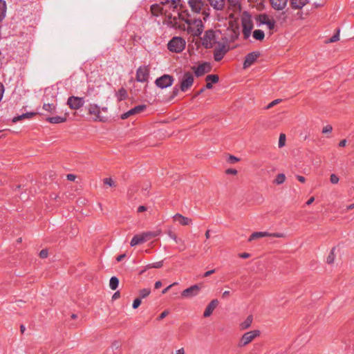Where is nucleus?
<instances>
[{"mask_svg": "<svg viewBox=\"0 0 354 354\" xmlns=\"http://www.w3.org/2000/svg\"><path fill=\"white\" fill-rule=\"evenodd\" d=\"M209 5L216 10H223L225 8L226 0H207Z\"/></svg>", "mask_w": 354, "mask_h": 354, "instance_id": "obj_22", "label": "nucleus"}, {"mask_svg": "<svg viewBox=\"0 0 354 354\" xmlns=\"http://www.w3.org/2000/svg\"><path fill=\"white\" fill-rule=\"evenodd\" d=\"M184 21L188 24L187 31L194 37H198L203 32L204 24L201 19H198L192 21L185 18V15H184L180 19V21Z\"/></svg>", "mask_w": 354, "mask_h": 354, "instance_id": "obj_2", "label": "nucleus"}, {"mask_svg": "<svg viewBox=\"0 0 354 354\" xmlns=\"http://www.w3.org/2000/svg\"><path fill=\"white\" fill-rule=\"evenodd\" d=\"M286 180V176L283 174H279L277 176L274 183L277 185H281L284 183Z\"/></svg>", "mask_w": 354, "mask_h": 354, "instance_id": "obj_38", "label": "nucleus"}, {"mask_svg": "<svg viewBox=\"0 0 354 354\" xmlns=\"http://www.w3.org/2000/svg\"><path fill=\"white\" fill-rule=\"evenodd\" d=\"M297 178L301 183H304L306 180L305 178L302 176H297Z\"/></svg>", "mask_w": 354, "mask_h": 354, "instance_id": "obj_64", "label": "nucleus"}, {"mask_svg": "<svg viewBox=\"0 0 354 354\" xmlns=\"http://www.w3.org/2000/svg\"><path fill=\"white\" fill-rule=\"evenodd\" d=\"M174 80V77L171 75H163L156 80L155 84L160 88H166L173 84Z\"/></svg>", "mask_w": 354, "mask_h": 354, "instance_id": "obj_8", "label": "nucleus"}, {"mask_svg": "<svg viewBox=\"0 0 354 354\" xmlns=\"http://www.w3.org/2000/svg\"><path fill=\"white\" fill-rule=\"evenodd\" d=\"M158 234L159 233L153 232H146L140 234H136L132 238L130 245L131 247H133L137 245L144 243L149 241L151 238L156 237Z\"/></svg>", "mask_w": 354, "mask_h": 354, "instance_id": "obj_5", "label": "nucleus"}, {"mask_svg": "<svg viewBox=\"0 0 354 354\" xmlns=\"http://www.w3.org/2000/svg\"><path fill=\"white\" fill-rule=\"evenodd\" d=\"M149 76V69L148 66H140L136 71V79L139 82H146Z\"/></svg>", "mask_w": 354, "mask_h": 354, "instance_id": "obj_11", "label": "nucleus"}, {"mask_svg": "<svg viewBox=\"0 0 354 354\" xmlns=\"http://www.w3.org/2000/svg\"><path fill=\"white\" fill-rule=\"evenodd\" d=\"M194 82V75L190 72L185 73L180 80V89L182 92L187 91Z\"/></svg>", "mask_w": 354, "mask_h": 354, "instance_id": "obj_6", "label": "nucleus"}, {"mask_svg": "<svg viewBox=\"0 0 354 354\" xmlns=\"http://www.w3.org/2000/svg\"><path fill=\"white\" fill-rule=\"evenodd\" d=\"M257 21L259 22L260 24L266 25L270 30L274 28V20L270 19L266 14H260L257 17Z\"/></svg>", "mask_w": 354, "mask_h": 354, "instance_id": "obj_13", "label": "nucleus"}, {"mask_svg": "<svg viewBox=\"0 0 354 354\" xmlns=\"http://www.w3.org/2000/svg\"><path fill=\"white\" fill-rule=\"evenodd\" d=\"M218 304V301L216 299L212 300L210 303L207 306L204 311L203 316L205 317H209L212 314L214 309L217 307Z\"/></svg>", "mask_w": 354, "mask_h": 354, "instance_id": "obj_21", "label": "nucleus"}, {"mask_svg": "<svg viewBox=\"0 0 354 354\" xmlns=\"http://www.w3.org/2000/svg\"><path fill=\"white\" fill-rule=\"evenodd\" d=\"M146 107L147 106L145 104L138 105V106L132 108L129 111L122 113L121 115L120 118L122 120L127 119L129 117H130L131 115H134L138 114V113L144 111L146 109Z\"/></svg>", "mask_w": 354, "mask_h": 354, "instance_id": "obj_14", "label": "nucleus"}, {"mask_svg": "<svg viewBox=\"0 0 354 354\" xmlns=\"http://www.w3.org/2000/svg\"><path fill=\"white\" fill-rule=\"evenodd\" d=\"M85 103L84 97L71 96L67 100V105L71 109L77 110L82 107Z\"/></svg>", "mask_w": 354, "mask_h": 354, "instance_id": "obj_9", "label": "nucleus"}, {"mask_svg": "<svg viewBox=\"0 0 354 354\" xmlns=\"http://www.w3.org/2000/svg\"><path fill=\"white\" fill-rule=\"evenodd\" d=\"M333 130V127L331 125H326V127H324L322 129V133H330Z\"/></svg>", "mask_w": 354, "mask_h": 354, "instance_id": "obj_50", "label": "nucleus"}, {"mask_svg": "<svg viewBox=\"0 0 354 354\" xmlns=\"http://www.w3.org/2000/svg\"><path fill=\"white\" fill-rule=\"evenodd\" d=\"M150 293H151V290L149 288H143V289L140 290V299L147 297V296L149 295Z\"/></svg>", "mask_w": 354, "mask_h": 354, "instance_id": "obj_40", "label": "nucleus"}, {"mask_svg": "<svg viewBox=\"0 0 354 354\" xmlns=\"http://www.w3.org/2000/svg\"><path fill=\"white\" fill-rule=\"evenodd\" d=\"M186 45L185 40L180 37H174L168 43L167 48L171 52L180 53Z\"/></svg>", "mask_w": 354, "mask_h": 354, "instance_id": "obj_4", "label": "nucleus"}, {"mask_svg": "<svg viewBox=\"0 0 354 354\" xmlns=\"http://www.w3.org/2000/svg\"><path fill=\"white\" fill-rule=\"evenodd\" d=\"M147 210V208L144 205H140L138 208V212L140 213Z\"/></svg>", "mask_w": 354, "mask_h": 354, "instance_id": "obj_59", "label": "nucleus"}, {"mask_svg": "<svg viewBox=\"0 0 354 354\" xmlns=\"http://www.w3.org/2000/svg\"><path fill=\"white\" fill-rule=\"evenodd\" d=\"M141 304V299L140 298H136L134 299L133 302V305H132V307L133 309H136L137 308H138V306L140 305Z\"/></svg>", "mask_w": 354, "mask_h": 354, "instance_id": "obj_47", "label": "nucleus"}, {"mask_svg": "<svg viewBox=\"0 0 354 354\" xmlns=\"http://www.w3.org/2000/svg\"><path fill=\"white\" fill-rule=\"evenodd\" d=\"M179 91H180V86H179V87H178L177 86H175L173 88L172 96H173V97L176 96V95L178 94Z\"/></svg>", "mask_w": 354, "mask_h": 354, "instance_id": "obj_52", "label": "nucleus"}, {"mask_svg": "<svg viewBox=\"0 0 354 354\" xmlns=\"http://www.w3.org/2000/svg\"><path fill=\"white\" fill-rule=\"evenodd\" d=\"M339 30H337V32L333 36H332L327 41L326 43H333L338 41L339 39Z\"/></svg>", "mask_w": 354, "mask_h": 354, "instance_id": "obj_43", "label": "nucleus"}, {"mask_svg": "<svg viewBox=\"0 0 354 354\" xmlns=\"http://www.w3.org/2000/svg\"><path fill=\"white\" fill-rule=\"evenodd\" d=\"M252 322V317L251 315L248 316L246 319L242 322L240 325L241 329H246L250 326Z\"/></svg>", "mask_w": 354, "mask_h": 354, "instance_id": "obj_35", "label": "nucleus"}, {"mask_svg": "<svg viewBox=\"0 0 354 354\" xmlns=\"http://www.w3.org/2000/svg\"><path fill=\"white\" fill-rule=\"evenodd\" d=\"M315 201V198L313 196L310 197L306 202L307 205H311Z\"/></svg>", "mask_w": 354, "mask_h": 354, "instance_id": "obj_62", "label": "nucleus"}, {"mask_svg": "<svg viewBox=\"0 0 354 354\" xmlns=\"http://www.w3.org/2000/svg\"><path fill=\"white\" fill-rule=\"evenodd\" d=\"M281 101V99H277V100H273L272 102H271L266 107V109H270L272 108V106H274V105L277 104L278 103H279Z\"/></svg>", "mask_w": 354, "mask_h": 354, "instance_id": "obj_48", "label": "nucleus"}, {"mask_svg": "<svg viewBox=\"0 0 354 354\" xmlns=\"http://www.w3.org/2000/svg\"><path fill=\"white\" fill-rule=\"evenodd\" d=\"M199 290L200 287L198 285H193L184 290L181 293V296L185 298L192 297L196 296L198 294Z\"/></svg>", "mask_w": 354, "mask_h": 354, "instance_id": "obj_17", "label": "nucleus"}, {"mask_svg": "<svg viewBox=\"0 0 354 354\" xmlns=\"http://www.w3.org/2000/svg\"><path fill=\"white\" fill-rule=\"evenodd\" d=\"M128 96L127 91L124 88H121L115 94V97L118 101L125 100Z\"/></svg>", "mask_w": 354, "mask_h": 354, "instance_id": "obj_32", "label": "nucleus"}, {"mask_svg": "<svg viewBox=\"0 0 354 354\" xmlns=\"http://www.w3.org/2000/svg\"><path fill=\"white\" fill-rule=\"evenodd\" d=\"M48 252L46 249H44V250H41L39 252V257L41 259L46 258L48 257Z\"/></svg>", "mask_w": 354, "mask_h": 354, "instance_id": "obj_49", "label": "nucleus"}, {"mask_svg": "<svg viewBox=\"0 0 354 354\" xmlns=\"http://www.w3.org/2000/svg\"><path fill=\"white\" fill-rule=\"evenodd\" d=\"M230 50V46L227 43L218 42L214 50V59L220 62L223 59L226 53Z\"/></svg>", "mask_w": 354, "mask_h": 354, "instance_id": "obj_7", "label": "nucleus"}, {"mask_svg": "<svg viewBox=\"0 0 354 354\" xmlns=\"http://www.w3.org/2000/svg\"><path fill=\"white\" fill-rule=\"evenodd\" d=\"M169 236L173 239L176 243H180V246L178 248L180 251H183L185 249L184 241L181 239H178L176 235L171 231L168 232Z\"/></svg>", "mask_w": 354, "mask_h": 354, "instance_id": "obj_26", "label": "nucleus"}, {"mask_svg": "<svg viewBox=\"0 0 354 354\" xmlns=\"http://www.w3.org/2000/svg\"><path fill=\"white\" fill-rule=\"evenodd\" d=\"M214 272H215V270L214 269L208 270V271H207V272H205L204 273L203 277H209V276H210L212 274H213Z\"/></svg>", "mask_w": 354, "mask_h": 354, "instance_id": "obj_57", "label": "nucleus"}, {"mask_svg": "<svg viewBox=\"0 0 354 354\" xmlns=\"http://www.w3.org/2000/svg\"><path fill=\"white\" fill-rule=\"evenodd\" d=\"M288 0H270L272 8L277 11L283 10L287 6Z\"/></svg>", "mask_w": 354, "mask_h": 354, "instance_id": "obj_20", "label": "nucleus"}, {"mask_svg": "<svg viewBox=\"0 0 354 354\" xmlns=\"http://www.w3.org/2000/svg\"><path fill=\"white\" fill-rule=\"evenodd\" d=\"M225 173L227 174L236 175L237 174V170L235 169H227L225 170Z\"/></svg>", "mask_w": 354, "mask_h": 354, "instance_id": "obj_53", "label": "nucleus"}, {"mask_svg": "<svg viewBox=\"0 0 354 354\" xmlns=\"http://www.w3.org/2000/svg\"><path fill=\"white\" fill-rule=\"evenodd\" d=\"M119 347H120L119 343L118 342H115L112 344L111 348L112 351H113L114 348L118 349Z\"/></svg>", "mask_w": 354, "mask_h": 354, "instance_id": "obj_58", "label": "nucleus"}, {"mask_svg": "<svg viewBox=\"0 0 354 354\" xmlns=\"http://www.w3.org/2000/svg\"><path fill=\"white\" fill-rule=\"evenodd\" d=\"M339 178L335 174H332L330 176V181L332 184H337L339 182Z\"/></svg>", "mask_w": 354, "mask_h": 354, "instance_id": "obj_44", "label": "nucleus"}, {"mask_svg": "<svg viewBox=\"0 0 354 354\" xmlns=\"http://www.w3.org/2000/svg\"><path fill=\"white\" fill-rule=\"evenodd\" d=\"M218 80H219V77L217 75L211 74V75H207L205 77L206 82H209L212 84L217 83L218 82Z\"/></svg>", "mask_w": 354, "mask_h": 354, "instance_id": "obj_36", "label": "nucleus"}, {"mask_svg": "<svg viewBox=\"0 0 354 354\" xmlns=\"http://www.w3.org/2000/svg\"><path fill=\"white\" fill-rule=\"evenodd\" d=\"M241 24L243 37L244 39H248L251 35V31L254 26L253 22L250 17H243Z\"/></svg>", "mask_w": 354, "mask_h": 354, "instance_id": "obj_10", "label": "nucleus"}, {"mask_svg": "<svg viewBox=\"0 0 354 354\" xmlns=\"http://www.w3.org/2000/svg\"><path fill=\"white\" fill-rule=\"evenodd\" d=\"M346 145V140L344 139V140H342L339 143V146L341 147H345Z\"/></svg>", "mask_w": 354, "mask_h": 354, "instance_id": "obj_61", "label": "nucleus"}, {"mask_svg": "<svg viewBox=\"0 0 354 354\" xmlns=\"http://www.w3.org/2000/svg\"><path fill=\"white\" fill-rule=\"evenodd\" d=\"M4 91H5L4 86L2 83L0 82V102L2 100L3 95L4 93Z\"/></svg>", "mask_w": 354, "mask_h": 354, "instance_id": "obj_55", "label": "nucleus"}, {"mask_svg": "<svg viewBox=\"0 0 354 354\" xmlns=\"http://www.w3.org/2000/svg\"><path fill=\"white\" fill-rule=\"evenodd\" d=\"M239 257L242 259H247L250 257V254L243 252L239 254Z\"/></svg>", "mask_w": 354, "mask_h": 354, "instance_id": "obj_60", "label": "nucleus"}, {"mask_svg": "<svg viewBox=\"0 0 354 354\" xmlns=\"http://www.w3.org/2000/svg\"><path fill=\"white\" fill-rule=\"evenodd\" d=\"M163 266V262L162 261H157V262H155V263H149L147 266V269H149V268H162Z\"/></svg>", "mask_w": 354, "mask_h": 354, "instance_id": "obj_37", "label": "nucleus"}, {"mask_svg": "<svg viewBox=\"0 0 354 354\" xmlns=\"http://www.w3.org/2000/svg\"><path fill=\"white\" fill-rule=\"evenodd\" d=\"M103 182L105 185H108L110 187L115 186V183L113 180L111 178H106L103 180Z\"/></svg>", "mask_w": 354, "mask_h": 354, "instance_id": "obj_46", "label": "nucleus"}, {"mask_svg": "<svg viewBox=\"0 0 354 354\" xmlns=\"http://www.w3.org/2000/svg\"><path fill=\"white\" fill-rule=\"evenodd\" d=\"M239 160V158L234 156H232V155H230L229 157H228V159H227V162L230 164H234V163H236V162H238Z\"/></svg>", "mask_w": 354, "mask_h": 354, "instance_id": "obj_45", "label": "nucleus"}, {"mask_svg": "<svg viewBox=\"0 0 354 354\" xmlns=\"http://www.w3.org/2000/svg\"><path fill=\"white\" fill-rule=\"evenodd\" d=\"M57 105L54 103H44L43 104V109L50 113H55L56 112Z\"/></svg>", "mask_w": 354, "mask_h": 354, "instance_id": "obj_31", "label": "nucleus"}, {"mask_svg": "<svg viewBox=\"0 0 354 354\" xmlns=\"http://www.w3.org/2000/svg\"><path fill=\"white\" fill-rule=\"evenodd\" d=\"M227 3L232 9H236L240 6L239 0H227Z\"/></svg>", "mask_w": 354, "mask_h": 354, "instance_id": "obj_39", "label": "nucleus"}, {"mask_svg": "<svg viewBox=\"0 0 354 354\" xmlns=\"http://www.w3.org/2000/svg\"><path fill=\"white\" fill-rule=\"evenodd\" d=\"M335 261V254H334V248L331 250L330 254H328L326 261L328 264H332Z\"/></svg>", "mask_w": 354, "mask_h": 354, "instance_id": "obj_42", "label": "nucleus"}, {"mask_svg": "<svg viewBox=\"0 0 354 354\" xmlns=\"http://www.w3.org/2000/svg\"><path fill=\"white\" fill-rule=\"evenodd\" d=\"M162 10L165 17V22L171 27H180V19L185 14L180 12V0H161Z\"/></svg>", "mask_w": 354, "mask_h": 354, "instance_id": "obj_1", "label": "nucleus"}, {"mask_svg": "<svg viewBox=\"0 0 354 354\" xmlns=\"http://www.w3.org/2000/svg\"><path fill=\"white\" fill-rule=\"evenodd\" d=\"M252 36L255 39L261 41L264 39L265 34L263 30L258 29L253 32Z\"/></svg>", "mask_w": 354, "mask_h": 354, "instance_id": "obj_34", "label": "nucleus"}, {"mask_svg": "<svg viewBox=\"0 0 354 354\" xmlns=\"http://www.w3.org/2000/svg\"><path fill=\"white\" fill-rule=\"evenodd\" d=\"M259 335V330H252L245 333L241 337L239 346H245L250 343L256 337Z\"/></svg>", "mask_w": 354, "mask_h": 354, "instance_id": "obj_12", "label": "nucleus"}, {"mask_svg": "<svg viewBox=\"0 0 354 354\" xmlns=\"http://www.w3.org/2000/svg\"><path fill=\"white\" fill-rule=\"evenodd\" d=\"M7 6L4 0H0V22L6 17Z\"/></svg>", "mask_w": 354, "mask_h": 354, "instance_id": "obj_30", "label": "nucleus"}, {"mask_svg": "<svg viewBox=\"0 0 354 354\" xmlns=\"http://www.w3.org/2000/svg\"><path fill=\"white\" fill-rule=\"evenodd\" d=\"M162 286V283L160 281H158L155 283L154 287L156 289H158Z\"/></svg>", "mask_w": 354, "mask_h": 354, "instance_id": "obj_63", "label": "nucleus"}, {"mask_svg": "<svg viewBox=\"0 0 354 354\" xmlns=\"http://www.w3.org/2000/svg\"><path fill=\"white\" fill-rule=\"evenodd\" d=\"M308 3V0H290V6L294 10H299Z\"/></svg>", "mask_w": 354, "mask_h": 354, "instance_id": "obj_24", "label": "nucleus"}, {"mask_svg": "<svg viewBox=\"0 0 354 354\" xmlns=\"http://www.w3.org/2000/svg\"><path fill=\"white\" fill-rule=\"evenodd\" d=\"M66 120V117L61 116L48 117L46 118V121L52 124L62 123L64 122Z\"/></svg>", "mask_w": 354, "mask_h": 354, "instance_id": "obj_29", "label": "nucleus"}, {"mask_svg": "<svg viewBox=\"0 0 354 354\" xmlns=\"http://www.w3.org/2000/svg\"><path fill=\"white\" fill-rule=\"evenodd\" d=\"M212 66L209 62H204L199 64L194 70V73L196 77H201L204 74L210 72Z\"/></svg>", "mask_w": 354, "mask_h": 354, "instance_id": "obj_16", "label": "nucleus"}, {"mask_svg": "<svg viewBox=\"0 0 354 354\" xmlns=\"http://www.w3.org/2000/svg\"><path fill=\"white\" fill-rule=\"evenodd\" d=\"M151 11L152 15L155 16L164 15L163 10H162L161 1L159 3L153 4L151 6Z\"/></svg>", "mask_w": 354, "mask_h": 354, "instance_id": "obj_25", "label": "nucleus"}, {"mask_svg": "<svg viewBox=\"0 0 354 354\" xmlns=\"http://www.w3.org/2000/svg\"><path fill=\"white\" fill-rule=\"evenodd\" d=\"M119 285V280L116 277H112L109 281V287L111 290H115Z\"/></svg>", "mask_w": 354, "mask_h": 354, "instance_id": "obj_33", "label": "nucleus"}, {"mask_svg": "<svg viewBox=\"0 0 354 354\" xmlns=\"http://www.w3.org/2000/svg\"><path fill=\"white\" fill-rule=\"evenodd\" d=\"M169 312L167 310H164L158 317V320H162L169 315Z\"/></svg>", "mask_w": 354, "mask_h": 354, "instance_id": "obj_51", "label": "nucleus"}, {"mask_svg": "<svg viewBox=\"0 0 354 354\" xmlns=\"http://www.w3.org/2000/svg\"><path fill=\"white\" fill-rule=\"evenodd\" d=\"M279 147L281 148L286 145V135L284 133H281L279 138Z\"/></svg>", "mask_w": 354, "mask_h": 354, "instance_id": "obj_41", "label": "nucleus"}, {"mask_svg": "<svg viewBox=\"0 0 354 354\" xmlns=\"http://www.w3.org/2000/svg\"><path fill=\"white\" fill-rule=\"evenodd\" d=\"M270 234L267 232H257L252 233L249 237L248 241H252V240L259 239L261 237L270 236Z\"/></svg>", "mask_w": 354, "mask_h": 354, "instance_id": "obj_28", "label": "nucleus"}, {"mask_svg": "<svg viewBox=\"0 0 354 354\" xmlns=\"http://www.w3.org/2000/svg\"><path fill=\"white\" fill-rule=\"evenodd\" d=\"M37 113L35 112H29V113H23L20 115L14 117L12 119V122L15 123V122H17L23 120V119H30V118H32L34 115H35Z\"/></svg>", "mask_w": 354, "mask_h": 354, "instance_id": "obj_27", "label": "nucleus"}, {"mask_svg": "<svg viewBox=\"0 0 354 354\" xmlns=\"http://www.w3.org/2000/svg\"><path fill=\"white\" fill-rule=\"evenodd\" d=\"M76 178V176L72 174H67L66 179L69 181H74Z\"/></svg>", "mask_w": 354, "mask_h": 354, "instance_id": "obj_56", "label": "nucleus"}, {"mask_svg": "<svg viewBox=\"0 0 354 354\" xmlns=\"http://www.w3.org/2000/svg\"><path fill=\"white\" fill-rule=\"evenodd\" d=\"M218 32L212 29L207 30L200 37L201 45L206 49L212 48L217 44Z\"/></svg>", "mask_w": 354, "mask_h": 354, "instance_id": "obj_3", "label": "nucleus"}, {"mask_svg": "<svg viewBox=\"0 0 354 354\" xmlns=\"http://www.w3.org/2000/svg\"><path fill=\"white\" fill-rule=\"evenodd\" d=\"M88 111L90 115H94L95 118L94 120L95 121H104V119L102 117L100 116V107L95 104H91L88 107Z\"/></svg>", "mask_w": 354, "mask_h": 354, "instance_id": "obj_18", "label": "nucleus"}, {"mask_svg": "<svg viewBox=\"0 0 354 354\" xmlns=\"http://www.w3.org/2000/svg\"><path fill=\"white\" fill-rule=\"evenodd\" d=\"M177 284H178V283H177V282H174V283H171V285H169V286H167V288H165V289H163V290H162V294H165V293H167V291H168V290H169L172 286H175V285H177Z\"/></svg>", "mask_w": 354, "mask_h": 354, "instance_id": "obj_54", "label": "nucleus"}, {"mask_svg": "<svg viewBox=\"0 0 354 354\" xmlns=\"http://www.w3.org/2000/svg\"><path fill=\"white\" fill-rule=\"evenodd\" d=\"M260 56V53L258 51H254L248 53L245 57L243 62V68H248L251 65H252L257 58Z\"/></svg>", "mask_w": 354, "mask_h": 354, "instance_id": "obj_15", "label": "nucleus"}, {"mask_svg": "<svg viewBox=\"0 0 354 354\" xmlns=\"http://www.w3.org/2000/svg\"><path fill=\"white\" fill-rule=\"evenodd\" d=\"M188 4L192 12L200 13L204 6V1L202 0H188Z\"/></svg>", "mask_w": 354, "mask_h": 354, "instance_id": "obj_19", "label": "nucleus"}, {"mask_svg": "<svg viewBox=\"0 0 354 354\" xmlns=\"http://www.w3.org/2000/svg\"><path fill=\"white\" fill-rule=\"evenodd\" d=\"M174 221H178L180 225H184V226L185 225H189L192 224V219L191 218L185 217V216H184L182 214H178V213L176 214L174 216Z\"/></svg>", "mask_w": 354, "mask_h": 354, "instance_id": "obj_23", "label": "nucleus"}]
</instances>
